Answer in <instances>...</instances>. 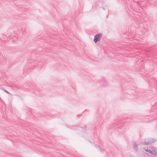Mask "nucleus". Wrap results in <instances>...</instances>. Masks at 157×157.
I'll return each mask as SVG.
<instances>
[{
    "label": "nucleus",
    "mask_w": 157,
    "mask_h": 157,
    "mask_svg": "<svg viewBox=\"0 0 157 157\" xmlns=\"http://www.w3.org/2000/svg\"><path fill=\"white\" fill-rule=\"evenodd\" d=\"M156 151H155L154 150H152V151L151 150V153L153 155H155V152H156Z\"/></svg>",
    "instance_id": "obj_4"
},
{
    "label": "nucleus",
    "mask_w": 157,
    "mask_h": 157,
    "mask_svg": "<svg viewBox=\"0 0 157 157\" xmlns=\"http://www.w3.org/2000/svg\"><path fill=\"white\" fill-rule=\"evenodd\" d=\"M84 127H85V129H86V125H85V126H84Z\"/></svg>",
    "instance_id": "obj_9"
},
{
    "label": "nucleus",
    "mask_w": 157,
    "mask_h": 157,
    "mask_svg": "<svg viewBox=\"0 0 157 157\" xmlns=\"http://www.w3.org/2000/svg\"><path fill=\"white\" fill-rule=\"evenodd\" d=\"M1 89H2V90H3L5 92H6V93H8V94H9V92H8L7 91H6V90L4 89L3 88H1Z\"/></svg>",
    "instance_id": "obj_5"
},
{
    "label": "nucleus",
    "mask_w": 157,
    "mask_h": 157,
    "mask_svg": "<svg viewBox=\"0 0 157 157\" xmlns=\"http://www.w3.org/2000/svg\"><path fill=\"white\" fill-rule=\"evenodd\" d=\"M154 142V141H152V142H151V141H150L149 142H148V144H151V143H152Z\"/></svg>",
    "instance_id": "obj_6"
},
{
    "label": "nucleus",
    "mask_w": 157,
    "mask_h": 157,
    "mask_svg": "<svg viewBox=\"0 0 157 157\" xmlns=\"http://www.w3.org/2000/svg\"><path fill=\"white\" fill-rule=\"evenodd\" d=\"M132 145L134 150L136 151H137L138 150V144L135 142H133Z\"/></svg>",
    "instance_id": "obj_2"
},
{
    "label": "nucleus",
    "mask_w": 157,
    "mask_h": 157,
    "mask_svg": "<svg viewBox=\"0 0 157 157\" xmlns=\"http://www.w3.org/2000/svg\"><path fill=\"white\" fill-rule=\"evenodd\" d=\"M155 155H157V152L156 151L155 152Z\"/></svg>",
    "instance_id": "obj_7"
},
{
    "label": "nucleus",
    "mask_w": 157,
    "mask_h": 157,
    "mask_svg": "<svg viewBox=\"0 0 157 157\" xmlns=\"http://www.w3.org/2000/svg\"><path fill=\"white\" fill-rule=\"evenodd\" d=\"M155 128H156L157 129V124L155 126Z\"/></svg>",
    "instance_id": "obj_8"
},
{
    "label": "nucleus",
    "mask_w": 157,
    "mask_h": 157,
    "mask_svg": "<svg viewBox=\"0 0 157 157\" xmlns=\"http://www.w3.org/2000/svg\"><path fill=\"white\" fill-rule=\"evenodd\" d=\"M144 149L145 151H146L147 152H148L149 153H151V150L148 149V148H144Z\"/></svg>",
    "instance_id": "obj_3"
},
{
    "label": "nucleus",
    "mask_w": 157,
    "mask_h": 157,
    "mask_svg": "<svg viewBox=\"0 0 157 157\" xmlns=\"http://www.w3.org/2000/svg\"><path fill=\"white\" fill-rule=\"evenodd\" d=\"M102 36L101 33L98 34L94 36V40L95 43H96L98 41H99L100 39V37Z\"/></svg>",
    "instance_id": "obj_1"
}]
</instances>
